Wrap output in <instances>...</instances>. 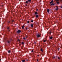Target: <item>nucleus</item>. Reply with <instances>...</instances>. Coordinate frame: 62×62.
I'll return each instance as SVG.
<instances>
[{
    "label": "nucleus",
    "mask_w": 62,
    "mask_h": 62,
    "mask_svg": "<svg viewBox=\"0 0 62 62\" xmlns=\"http://www.w3.org/2000/svg\"><path fill=\"white\" fill-rule=\"evenodd\" d=\"M56 8L55 9V10H58V7L57 6H56Z\"/></svg>",
    "instance_id": "1"
},
{
    "label": "nucleus",
    "mask_w": 62,
    "mask_h": 62,
    "mask_svg": "<svg viewBox=\"0 0 62 62\" xmlns=\"http://www.w3.org/2000/svg\"><path fill=\"white\" fill-rule=\"evenodd\" d=\"M37 37H38V38H39V37H40V35L39 34H37L36 36Z\"/></svg>",
    "instance_id": "2"
},
{
    "label": "nucleus",
    "mask_w": 62,
    "mask_h": 62,
    "mask_svg": "<svg viewBox=\"0 0 62 62\" xmlns=\"http://www.w3.org/2000/svg\"><path fill=\"white\" fill-rule=\"evenodd\" d=\"M21 32V31L20 30H18L17 31V32L18 33H20Z\"/></svg>",
    "instance_id": "3"
},
{
    "label": "nucleus",
    "mask_w": 62,
    "mask_h": 62,
    "mask_svg": "<svg viewBox=\"0 0 62 62\" xmlns=\"http://www.w3.org/2000/svg\"><path fill=\"white\" fill-rule=\"evenodd\" d=\"M53 2H54V1H53V0H52L51 2H50V4H51V3H53Z\"/></svg>",
    "instance_id": "4"
},
{
    "label": "nucleus",
    "mask_w": 62,
    "mask_h": 62,
    "mask_svg": "<svg viewBox=\"0 0 62 62\" xmlns=\"http://www.w3.org/2000/svg\"><path fill=\"white\" fill-rule=\"evenodd\" d=\"M47 12L49 13V11H50V10H49V9H47Z\"/></svg>",
    "instance_id": "5"
},
{
    "label": "nucleus",
    "mask_w": 62,
    "mask_h": 62,
    "mask_svg": "<svg viewBox=\"0 0 62 62\" xmlns=\"http://www.w3.org/2000/svg\"><path fill=\"white\" fill-rule=\"evenodd\" d=\"M24 25H23L22 27V29H24Z\"/></svg>",
    "instance_id": "6"
},
{
    "label": "nucleus",
    "mask_w": 62,
    "mask_h": 62,
    "mask_svg": "<svg viewBox=\"0 0 62 62\" xmlns=\"http://www.w3.org/2000/svg\"><path fill=\"white\" fill-rule=\"evenodd\" d=\"M39 17V16L38 15H36V18H38V17Z\"/></svg>",
    "instance_id": "7"
},
{
    "label": "nucleus",
    "mask_w": 62,
    "mask_h": 62,
    "mask_svg": "<svg viewBox=\"0 0 62 62\" xmlns=\"http://www.w3.org/2000/svg\"><path fill=\"white\" fill-rule=\"evenodd\" d=\"M31 27H33V24H31Z\"/></svg>",
    "instance_id": "8"
},
{
    "label": "nucleus",
    "mask_w": 62,
    "mask_h": 62,
    "mask_svg": "<svg viewBox=\"0 0 62 62\" xmlns=\"http://www.w3.org/2000/svg\"><path fill=\"white\" fill-rule=\"evenodd\" d=\"M50 39H53V37H50Z\"/></svg>",
    "instance_id": "9"
},
{
    "label": "nucleus",
    "mask_w": 62,
    "mask_h": 62,
    "mask_svg": "<svg viewBox=\"0 0 62 62\" xmlns=\"http://www.w3.org/2000/svg\"><path fill=\"white\" fill-rule=\"evenodd\" d=\"M35 14L36 15V14H38V12H36L35 13Z\"/></svg>",
    "instance_id": "10"
},
{
    "label": "nucleus",
    "mask_w": 62,
    "mask_h": 62,
    "mask_svg": "<svg viewBox=\"0 0 62 62\" xmlns=\"http://www.w3.org/2000/svg\"><path fill=\"white\" fill-rule=\"evenodd\" d=\"M54 5V3H52V4H51L50 6H52V5Z\"/></svg>",
    "instance_id": "11"
},
{
    "label": "nucleus",
    "mask_w": 62,
    "mask_h": 62,
    "mask_svg": "<svg viewBox=\"0 0 62 62\" xmlns=\"http://www.w3.org/2000/svg\"><path fill=\"white\" fill-rule=\"evenodd\" d=\"M41 52H43V50H42V48L41 49Z\"/></svg>",
    "instance_id": "12"
},
{
    "label": "nucleus",
    "mask_w": 62,
    "mask_h": 62,
    "mask_svg": "<svg viewBox=\"0 0 62 62\" xmlns=\"http://www.w3.org/2000/svg\"><path fill=\"white\" fill-rule=\"evenodd\" d=\"M56 2H59V0H55Z\"/></svg>",
    "instance_id": "13"
},
{
    "label": "nucleus",
    "mask_w": 62,
    "mask_h": 62,
    "mask_svg": "<svg viewBox=\"0 0 62 62\" xmlns=\"http://www.w3.org/2000/svg\"><path fill=\"white\" fill-rule=\"evenodd\" d=\"M8 53H10V50H9L8 51Z\"/></svg>",
    "instance_id": "14"
},
{
    "label": "nucleus",
    "mask_w": 62,
    "mask_h": 62,
    "mask_svg": "<svg viewBox=\"0 0 62 62\" xmlns=\"http://www.w3.org/2000/svg\"><path fill=\"white\" fill-rule=\"evenodd\" d=\"M22 61V62H24L25 61V60H23Z\"/></svg>",
    "instance_id": "15"
},
{
    "label": "nucleus",
    "mask_w": 62,
    "mask_h": 62,
    "mask_svg": "<svg viewBox=\"0 0 62 62\" xmlns=\"http://www.w3.org/2000/svg\"><path fill=\"white\" fill-rule=\"evenodd\" d=\"M28 3V1H26V4H27Z\"/></svg>",
    "instance_id": "16"
},
{
    "label": "nucleus",
    "mask_w": 62,
    "mask_h": 62,
    "mask_svg": "<svg viewBox=\"0 0 62 62\" xmlns=\"http://www.w3.org/2000/svg\"><path fill=\"white\" fill-rule=\"evenodd\" d=\"M59 2H57V4H59Z\"/></svg>",
    "instance_id": "17"
},
{
    "label": "nucleus",
    "mask_w": 62,
    "mask_h": 62,
    "mask_svg": "<svg viewBox=\"0 0 62 62\" xmlns=\"http://www.w3.org/2000/svg\"><path fill=\"white\" fill-rule=\"evenodd\" d=\"M28 1L29 2H31V0H28Z\"/></svg>",
    "instance_id": "18"
},
{
    "label": "nucleus",
    "mask_w": 62,
    "mask_h": 62,
    "mask_svg": "<svg viewBox=\"0 0 62 62\" xmlns=\"http://www.w3.org/2000/svg\"><path fill=\"white\" fill-rule=\"evenodd\" d=\"M60 57H58V59H60Z\"/></svg>",
    "instance_id": "19"
},
{
    "label": "nucleus",
    "mask_w": 62,
    "mask_h": 62,
    "mask_svg": "<svg viewBox=\"0 0 62 62\" xmlns=\"http://www.w3.org/2000/svg\"><path fill=\"white\" fill-rule=\"evenodd\" d=\"M31 23H33V20H31Z\"/></svg>",
    "instance_id": "20"
},
{
    "label": "nucleus",
    "mask_w": 62,
    "mask_h": 62,
    "mask_svg": "<svg viewBox=\"0 0 62 62\" xmlns=\"http://www.w3.org/2000/svg\"><path fill=\"white\" fill-rule=\"evenodd\" d=\"M27 23H29V21H27Z\"/></svg>",
    "instance_id": "21"
},
{
    "label": "nucleus",
    "mask_w": 62,
    "mask_h": 62,
    "mask_svg": "<svg viewBox=\"0 0 62 62\" xmlns=\"http://www.w3.org/2000/svg\"><path fill=\"white\" fill-rule=\"evenodd\" d=\"M28 29V28H26V30H27Z\"/></svg>",
    "instance_id": "22"
},
{
    "label": "nucleus",
    "mask_w": 62,
    "mask_h": 62,
    "mask_svg": "<svg viewBox=\"0 0 62 62\" xmlns=\"http://www.w3.org/2000/svg\"><path fill=\"white\" fill-rule=\"evenodd\" d=\"M23 39H25V38L24 37L23 38Z\"/></svg>",
    "instance_id": "23"
},
{
    "label": "nucleus",
    "mask_w": 62,
    "mask_h": 62,
    "mask_svg": "<svg viewBox=\"0 0 62 62\" xmlns=\"http://www.w3.org/2000/svg\"><path fill=\"white\" fill-rule=\"evenodd\" d=\"M9 27H8L7 28V29H9Z\"/></svg>",
    "instance_id": "24"
},
{
    "label": "nucleus",
    "mask_w": 62,
    "mask_h": 62,
    "mask_svg": "<svg viewBox=\"0 0 62 62\" xmlns=\"http://www.w3.org/2000/svg\"><path fill=\"white\" fill-rule=\"evenodd\" d=\"M45 41H46V40H44V42H45Z\"/></svg>",
    "instance_id": "25"
},
{
    "label": "nucleus",
    "mask_w": 62,
    "mask_h": 62,
    "mask_svg": "<svg viewBox=\"0 0 62 62\" xmlns=\"http://www.w3.org/2000/svg\"><path fill=\"white\" fill-rule=\"evenodd\" d=\"M8 43H9L10 42L9 41H8Z\"/></svg>",
    "instance_id": "26"
},
{
    "label": "nucleus",
    "mask_w": 62,
    "mask_h": 62,
    "mask_svg": "<svg viewBox=\"0 0 62 62\" xmlns=\"http://www.w3.org/2000/svg\"><path fill=\"white\" fill-rule=\"evenodd\" d=\"M37 61H39V60L38 59H37Z\"/></svg>",
    "instance_id": "27"
},
{
    "label": "nucleus",
    "mask_w": 62,
    "mask_h": 62,
    "mask_svg": "<svg viewBox=\"0 0 62 62\" xmlns=\"http://www.w3.org/2000/svg\"><path fill=\"white\" fill-rule=\"evenodd\" d=\"M24 43H23V42H22V44H23Z\"/></svg>",
    "instance_id": "28"
},
{
    "label": "nucleus",
    "mask_w": 62,
    "mask_h": 62,
    "mask_svg": "<svg viewBox=\"0 0 62 62\" xmlns=\"http://www.w3.org/2000/svg\"><path fill=\"white\" fill-rule=\"evenodd\" d=\"M55 56H54V57L53 58H55Z\"/></svg>",
    "instance_id": "29"
},
{
    "label": "nucleus",
    "mask_w": 62,
    "mask_h": 62,
    "mask_svg": "<svg viewBox=\"0 0 62 62\" xmlns=\"http://www.w3.org/2000/svg\"><path fill=\"white\" fill-rule=\"evenodd\" d=\"M33 52V50H32L31 51V52Z\"/></svg>",
    "instance_id": "30"
},
{
    "label": "nucleus",
    "mask_w": 62,
    "mask_h": 62,
    "mask_svg": "<svg viewBox=\"0 0 62 62\" xmlns=\"http://www.w3.org/2000/svg\"><path fill=\"white\" fill-rule=\"evenodd\" d=\"M36 10H37V11H38V9H36Z\"/></svg>",
    "instance_id": "31"
},
{
    "label": "nucleus",
    "mask_w": 62,
    "mask_h": 62,
    "mask_svg": "<svg viewBox=\"0 0 62 62\" xmlns=\"http://www.w3.org/2000/svg\"><path fill=\"white\" fill-rule=\"evenodd\" d=\"M34 43H35V44H36L37 43L36 42H34Z\"/></svg>",
    "instance_id": "32"
},
{
    "label": "nucleus",
    "mask_w": 62,
    "mask_h": 62,
    "mask_svg": "<svg viewBox=\"0 0 62 62\" xmlns=\"http://www.w3.org/2000/svg\"><path fill=\"white\" fill-rule=\"evenodd\" d=\"M12 22H14V20H13L12 21Z\"/></svg>",
    "instance_id": "33"
},
{
    "label": "nucleus",
    "mask_w": 62,
    "mask_h": 62,
    "mask_svg": "<svg viewBox=\"0 0 62 62\" xmlns=\"http://www.w3.org/2000/svg\"><path fill=\"white\" fill-rule=\"evenodd\" d=\"M18 41H20V40L19 39H18Z\"/></svg>",
    "instance_id": "34"
},
{
    "label": "nucleus",
    "mask_w": 62,
    "mask_h": 62,
    "mask_svg": "<svg viewBox=\"0 0 62 62\" xmlns=\"http://www.w3.org/2000/svg\"><path fill=\"white\" fill-rule=\"evenodd\" d=\"M8 31H10V30H8Z\"/></svg>",
    "instance_id": "35"
},
{
    "label": "nucleus",
    "mask_w": 62,
    "mask_h": 62,
    "mask_svg": "<svg viewBox=\"0 0 62 62\" xmlns=\"http://www.w3.org/2000/svg\"><path fill=\"white\" fill-rule=\"evenodd\" d=\"M61 8H62V5L61 6Z\"/></svg>",
    "instance_id": "36"
},
{
    "label": "nucleus",
    "mask_w": 62,
    "mask_h": 62,
    "mask_svg": "<svg viewBox=\"0 0 62 62\" xmlns=\"http://www.w3.org/2000/svg\"><path fill=\"white\" fill-rule=\"evenodd\" d=\"M38 56H39V55H38Z\"/></svg>",
    "instance_id": "37"
},
{
    "label": "nucleus",
    "mask_w": 62,
    "mask_h": 62,
    "mask_svg": "<svg viewBox=\"0 0 62 62\" xmlns=\"http://www.w3.org/2000/svg\"><path fill=\"white\" fill-rule=\"evenodd\" d=\"M34 17H32V18H34Z\"/></svg>",
    "instance_id": "38"
}]
</instances>
